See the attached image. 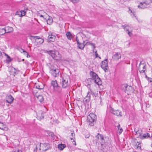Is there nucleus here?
Masks as SVG:
<instances>
[{"mask_svg": "<svg viewBox=\"0 0 152 152\" xmlns=\"http://www.w3.org/2000/svg\"><path fill=\"white\" fill-rule=\"evenodd\" d=\"M138 69L140 73H144L146 70V65L144 64L140 63Z\"/></svg>", "mask_w": 152, "mask_h": 152, "instance_id": "nucleus-11", "label": "nucleus"}, {"mask_svg": "<svg viewBox=\"0 0 152 152\" xmlns=\"http://www.w3.org/2000/svg\"><path fill=\"white\" fill-rule=\"evenodd\" d=\"M36 150H37V147H36Z\"/></svg>", "mask_w": 152, "mask_h": 152, "instance_id": "nucleus-55", "label": "nucleus"}, {"mask_svg": "<svg viewBox=\"0 0 152 152\" xmlns=\"http://www.w3.org/2000/svg\"><path fill=\"white\" fill-rule=\"evenodd\" d=\"M91 98V96L90 95H89L87 94V96H86L84 99H85V101L88 102L89 101Z\"/></svg>", "mask_w": 152, "mask_h": 152, "instance_id": "nucleus-27", "label": "nucleus"}, {"mask_svg": "<svg viewBox=\"0 0 152 152\" xmlns=\"http://www.w3.org/2000/svg\"><path fill=\"white\" fill-rule=\"evenodd\" d=\"M18 61L19 62H20V60H19V59H18Z\"/></svg>", "mask_w": 152, "mask_h": 152, "instance_id": "nucleus-51", "label": "nucleus"}, {"mask_svg": "<svg viewBox=\"0 0 152 152\" xmlns=\"http://www.w3.org/2000/svg\"><path fill=\"white\" fill-rule=\"evenodd\" d=\"M51 85L53 87L54 91L56 93H59L61 91V88L59 86L56 80H52Z\"/></svg>", "mask_w": 152, "mask_h": 152, "instance_id": "nucleus-3", "label": "nucleus"}, {"mask_svg": "<svg viewBox=\"0 0 152 152\" xmlns=\"http://www.w3.org/2000/svg\"><path fill=\"white\" fill-rule=\"evenodd\" d=\"M122 26L126 31L129 36L130 37L132 35V32L133 30V28L132 26L126 25L124 26L122 25Z\"/></svg>", "mask_w": 152, "mask_h": 152, "instance_id": "nucleus-7", "label": "nucleus"}, {"mask_svg": "<svg viewBox=\"0 0 152 152\" xmlns=\"http://www.w3.org/2000/svg\"><path fill=\"white\" fill-rule=\"evenodd\" d=\"M36 97L38 99L39 102H41L43 101L44 99L42 96L40 95L37 96Z\"/></svg>", "mask_w": 152, "mask_h": 152, "instance_id": "nucleus-28", "label": "nucleus"}, {"mask_svg": "<svg viewBox=\"0 0 152 152\" xmlns=\"http://www.w3.org/2000/svg\"><path fill=\"white\" fill-rule=\"evenodd\" d=\"M66 35L68 39L69 40H71L72 38V35L70 32H67L66 33Z\"/></svg>", "mask_w": 152, "mask_h": 152, "instance_id": "nucleus-24", "label": "nucleus"}, {"mask_svg": "<svg viewBox=\"0 0 152 152\" xmlns=\"http://www.w3.org/2000/svg\"><path fill=\"white\" fill-rule=\"evenodd\" d=\"M118 131H119L120 134H121L123 131V129L121 127L120 124H118Z\"/></svg>", "mask_w": 152, "mask_h": 152, "instance_id": "nucleus-31", "label": "nucleus"}, {"mask_svg": "<svg viewBox=\"0 0 152 152\" xmlns=\"http://www.w3.org/2000/svg\"><path fill=\"white\" fill-rule=\"evenodd\" d=\"M23 53L24 55L26 56L28 58L30 57V56L29 55L28 53L25 50Z\"/></svg>", "mask_w": 152, "mask_h": 152, "instance_id": "nucleus-35", "label": "nucleus"}, {"mask_svg": "<svg viewBox=\"0 0 152 152\" xmlns=\"http://www.w3.org/2000/svg\"><path fill=\"white\" fill-rule=\"evenodd\" d=\"M14 98L11 95H9L6 97V102L10 104L12 103L13 101Z\"/></svg>", "mask_w": 152, "mask_h": 152, "instance_id": "nucleus-15", "label": "nucleus"}, {"mask_svg": "<svg viewBox=\"0 0 152 152\" xmlns=\"http://www.w3.org/2000/svg\"><path fill=\"white\" fill-rule=\"evenodd\" d=\"M47 132L49 136H51L52 137H53L54 136V134L53 132L49 131H47Z\"/></svg>", "mask_w": 152, "mask_h": 152, "instance_id": "nucleus-36", "label": "nucleus"}, {"mask_svg": "<svg viewBox=\"0 0 152 152\" xmlns=\"http://www.w3.org/2000/svg\"><path fill=\"white\" fill-rule=\"evenodd\" d=\"M76 41H77V45L78 44H79L80 42H79V39H77V40H76Z\"/></svg>", "mask_w": 152, "mask_h": 152, "instance_id": "nucleus-45", "label": "nucleus"}, {"mask_svg": "<svg viewBox=\"0 0 152 152\" xmlns=\"http://www.w3.org/2000/svg\"><path fill=\"white\" fill-rule=\"evenodd\" d=\"M90 75L91 77V78L94 80L96 83L98 85H100L102 84V82L100 79L95 72L93 71H91Z\"/></svg>", "mask_w": 152, "mask_h": 152, "instance_id": "nucleus-2", "label": "nucleus"}, {"mask_svg": "<svg viewBox=\"0 0 152 152\" xmlns=\"http://www.w3.org/2000/svg\"><path fill=\"white\" fill-rule=\"evenodd\" d=\"M137 148H140V149L141 148V147L140 146V144L139 143L138 144V146L137 147Z\"/></svg>", "mask_w": 152, "mask_h": 152, "instance_id": "nucleus-42", "label": "nucleus"}, {"mask_svg": "<svg viewBox=\"0 0 152 152\" xmlns=\"http://www.w3.org/2000/svg\"><path fill=\"white\" fill-rule=\"evenodd\" d=\"M34 87L39 90H42L43 89L44 86L43 83H40L38 84H36L35 85Z\"/></svg>", "mask_w": 152, "mask_h": 152, "instance_id": "nucleus-18", "label": "nucleus"}, {"mask_svg": "<svg viewBox=\"0 0 152 152\" xmlns=\"http://www.w3.org/2000/svg\"><path fill=\"white\" fill-rule=\"evenodd\" d=\"M65 147L66 145L64 144H59L58 145V149L61 150H63Z\"/></svg>", "mask_w": 152, "mask_h": 152, "instance_id": "nucleus-25", "label": "nucleus"}, {"mask_svg": "<svg viewBox=\"0 0 152 152\" xmlns=\"http://www.w3.org/2000/svg\"><path fill=\"white\" fill-rule=\"evenodd\" d=\"M12 152H22L21 150H20L18 149H17L15 150H13L12 151Z\"/></svg>", "mask_w": 152, "mask_h": 152, "instance_id": "nucleus-38", "label": "nucleus"}, {"mask_svg": "<svg viewBox=\"0 0 152 152\" xmlns=\"http://www.w3.org/2000/svg\"><path fill=\"white\" fill-rule=\"evenodd\" d=\"M33 92L34 93H35V94H36L37 93V92H35L34 91H33Z\"/></svg>", "mask_w": 152, "mask_h": 152, "instance_id": "nucleus-50", "label": "nucleus"}, {"mask_svg": "<svg viewBox=\"0 0 152 152\" xmlns=\"http://www.w3.org/2000/svg\"><path fill=\"white\" fill-rule=\"evenodd\" d=\"M71 134L72 137H71L70 139L71 140H73V141L72 142L73 143L76 145V143L75 140H74L75 134L74 131H71Z\"/></svg>", "mask_w": 152, "mask_h": 152, "instance_id": "nucleus-20", "label": "nucleus"}, {"mask_svg": "<svg viewBox=\"0 0 152 152\" xmlns=\"http://www.w3.org/2000/svg\"><path fill=\"white\" fill-rule=\"evenodd\" d=\"M34 37V38L36 37L38 39V41H37V43H39V44H41L43 42L44 40L43 39L39 38L38 36H35Z\"/></svg>", "mask_w": 152, "mask_h": 152, "instance_id": "nucleus-23", "label": "nucleus"}, {"mask_svg": "<svg viewBox=\"0 0 152 152\" xmlns=\"http://www.w3.org/2000/svg\"><path fill=\"white\" fill-rule=\"evenodd\" d=\"M99 57V58L101 59V57Z\"/></svg>", "mask_w": 152, "mask_h": 152, "instance_id": "nucleus-56", "label": "nucleus"}, {"mask_svg": "<svg viewBox=\"0 0 152 152\" xmlns=\"http://www.w3.org/2000/svg\"><path fill=\"white\" fill-rule=\"evenodd\" d=\"M85 41H83V43H79V44H78V48L81 49L83 50L84 49L85 46L86 45V44H85Z\"/></svg>", "mask_w": 152, "mask_h": 152, "instance_id": "nucleus-21", "label": "nucleus"}, {"mask_svg": "<svg viewBox=\"0 0 152 152\" xmlns=\"http://www.w3.org/2000/svg\"><path fill=\"white\" fill-rule=\"evenodd\" d=\"M2 56V53L1 51H0V58Z\"/></svg>", "mask_w": 152, "mask_h": 152, "instance_id": "nucleus-46", "label": "nucleus"}, {"mask_svg": "<svg viewBox=\"0 0 152 152\" xmlns=\"http://www.w3.org/2000/svg\"><path fill=\"white\" fill-rule=\"evenodd\" d=\"M96 142H100V144L102 146L104 144V140L103 136L101 134L99 133L96 136Z\"/></svg>", "mask_w": 152, "mask_h": 152, "instance_id": "nucleus-8", "label": "nucleus"}, {"mask_svg": "<svg viewBox=\"0 0 152 152\" xmlns=\"http://www.w3.org/2000/svg\"><path fill=\"white\" fill-rule=\"evenodd\" d=\"M89 137V135L88 134H86L85 136V137L86 138H88Z\"/></svg>", "mask_w": 152, "mask_h": 152, "instance_id": "nucleus-43", "label": "nucleus"}, {"mask_svg": "<svg viewBox=\"0 0 152 152\" xmlns=\"http://www.w3.org/2000/svg\"><path fill=\"white\" fill-rule=\"evenodd\" d=\"M50 72L53 76L56 77L58 76L59 72V70L58 69H52L50 70Z\"/></svg>", "mask_w": 152, "mask_h": 152, "instance_id": "nucleus-12", "label": "nucleus"}, {"mask_svg": "<svg viewBox=\"0 0 152 152\" xmlns=\"http://www.w3.org/2000/svg\"><path fill=\"white\" fill-rule=\"evenodd\" d=\"M129 13L131 14V15L133 14V15H134V12H133L132 10L130 9L129 10Z\"/></svg>", "mask_w": 152, "mask_h": 152, "instance_id": "nucleus-39", "label": "nucleus"}, {"mask_svg": "<svg viewBox=\"0 0 152 152\" xmlns=\"http://www.w3.org/2000/svg\"><path fill=\"white\" fill-rule=\"evenodd\" d=\"M7 29L4 28H0V35H2L7 32Z\"/></svg>", "mask_w": 152, "mask_h": 152, "instance_id": "nucleus-22", "label": "nucleus"}, {"mask_svg": "<svg viewBox=\"0 0 152 152\" xmlns=\"http://www.w3.org/2000/svg\"><path fill=\"white\" fill-rule=\"evenodd\" d=\"M5 55L7 56V59L6 61L8 62H10L11 60L10 57L6 53H5Z\"/></svg>", "mask_w": 152, "mask_h": 152, "instance_id": "nucleus-33", "label": "nucleus"}, {"mask_svg": "<svg viewBox=\"0 0 152 152\" xmlns=\"http://www.w3.org/2000/svg\"><path fill=\"white\" fill-rule=\"evenodd\" d=\"M44 117V116H42V118H43Z\"/></svg>", "mask_w": 152, "mask_h": 152, "instance_id": "nucleus-53", "label": "nucleus"}, {"mask_svg": "<svg viewBox=\"0 0 152 152\" xmlns=\"http://www.w3.org/2000/svg\"><path fill=\"white\" fill-rule=\"evenodd\" d=\"M76 40H77V39H78V38H77V37H76Z\"/></svg>", "mask_w": 152, "mask_h": 152, "instance_id": "nucleus-49", "label": "nucleus"}, {"mask_svg": "<svg viewBox=\"0 0 152 152\" xmlns=\"http://www.w3.org/2000/svg\"><path fill=\"white\" fill-rule=\"evenodd\" d=\"M20 51L21 52V53H23V52L25 51L22 48H20Z\"/></svg>", "mask_w": 152, "mask_h": 152, "instance_id": "nucleus-40", "label": "nucleus"}, {"mask_svg": "<svg viewBox=\"0 0 152 152\" xmlns=\"http://www.w3.org/2000/svg\"><path fill=\"white\" fill-rule=\"evenodd\" d=\"M111 112L113 114L117 116L121 117L122 116L121 112L118 110H112Z\"/></svg>", "mask_w": 152, "mask_h": 152, "instance_id": "nucleus-16", "label": "nucleus"}, {"mask_svg": "<svg viewBox=\"0 0 152 152\" xmlns=\"http://www.w3.org/2000/svg\"><path fill=\"white\" fill-rule=\"evenodd\" d=\"M145 77H146V78L147 77V75H145Z\"/></svg>", "mask_w": 152, "mask_h": 152, "instance_id": "nucleus-52", "label": "nucleus"}, {"mask_svg": "<svg viewBox=\"0 0 152 152\" xmlns=\"http://www.w3.org/2000/svg\"><path fill=\"white\" fill-rule=\"evenodd\" d=\"M39 16H40V17H42V18H43V17H44V15H39Z\"/></svg>", "mask_w": 152, "mask_h": 152, "instance_id": "nucleus-47", "label": "nucleus"}, {"mask_svg": "<svg viewBox=\"0 0 152 152\" xmlns=\"http://www.w3.org/2000/svg\"><path fill=\"white\" fill-rule=\"evenodd\" d=\"M6 29H7V33L10 32L12 31L13 30L12 28L10 27H7L6 28Z\"/></svg>", "mask_w": 152, "mask_h": 152, "instance_id": "nucleus-30", "label": "nucleus"}, {"mask_svg": "<svg viewBox=\"0 0 152 152\" xmlns=\"http://www.w3.org/2000/svg\"><path fill=\"white\" fill-rule=\"evenodd\" d=\"M149 137H151L149 136V134L148 133H147L146 134H142L140 138L142 139H143L148 138Z\"/></svg>", "mask_w": 152, "mask_h": 152, "instance_id": "nucleus-19", "label": "nucleus"}, {"mask_svg": "<svg viewBox=\"0 0 152 152\" xmlns=\"http://www.w3.org/2000/svg\"><path fill=\"white\" fill-rule=\"evenodd\" d=\"M151 3H152V0H146L145 1L140 2L138 7L140 9H145L148 7V5Z\"/></svg>", "mask_w": 152, "mask_h": 152, "instance_id": "nucleus-6", "label": "nucleus"}, {"mask_svg": "<svg viewBox=\"0 0 152 152\" xmlns=\"http://www.w3.org/2000/svg\"><path fill=\"white\" fill-rule=\"evenodd\" d=\"M69 80V77L68 75L64 76L62 77L61 84L63 88H66L69 87L70 84Z\"/></svg>", "mask_w": 152, "mask_h": 152, "instance_id": "nucleus-1", "label": "nucleus"}, {"mask_svg": "<svg viewBox=\"0 0 152 152\" xmlns=\"http://www.w3.org/2000/svg\"><path fill=\"white\" fill-rule=\"evenodd\" d=\"M49 145V144L48 143H45V144H44V145Z\"/></svg>", "mask_w": 152, "mask_h": 152, "instance_id": "nucleus-48", "label": "nucleus"}, {"mask_svg": "<svg viewBox=\"0 0 152 152\" xmlns=\"http://www.w3.org/2000/svg\"><path fill=\"white\" fill-rule=\"evenodd\" d=\"M95 56H96V57H98V54L97 53H95Z\"/></svg>", "mask_w": 152, "mask_h": 152, "instance_id": "nucleus-44", "label": "nucleus"}, {"mask_svg": "<svg viewBox=\"0 0 152 152\" xmlns=\"http://www.w3.org/2000/svg\"><path fill=\"white\" fill-rule=\"evenodd\" d=\"M22 61H24V59H22Z\"/></svg>", "mask_w": 152, "mask_h": 152, "instance_id": "nucleus-54", "label": "nucleus"}, {"mask_svg": "<svg viewBox=\"0 0 152 152\" xmlns=\"http://www.w3.org/2000/svg\"><path fill=\"white\" fill-rule=\"evenodd\" d=\"M87 44L91 45L93 47V48L94 49L95 48V44L93 43H91V42H87L86 43V45H87Z\"/></svg>", "mask_w": 152, "mask_h": 152, "instance_id": "nucleus-32", "label": "nucleus"}, {"mask_svg": "<svg viewBox=\"0 0 152 152\" xmlns=\"http://www.w3.org/2000/svg\"><path fill=\"white\" fill-rule=\"evenodd\" d=\"M150 105L149 104H146V106L147 107H149Z\"/></svg>", "mask_w": 152, "mask_h": 152, "instance_id": "nucleus-41", "label": "nucleus"}, {"mask_svg": "<svg viewBox=\"0 0 152 152\" xmlns=\"http://www.w3.org/2000/svg\"><path fill=\"white\" fill-rule=\"evenodd\" d=\"M49 54L54 59L60 60L61 58V56L57 51L50 50L49 52Z\"/></svg>", "mask_w": 152, "mask_h": 152, "instance_id": "nucleus-5", "label": "nucleus"}, {"mask_svg": "<svg viewBox=\"0 0 152 152\" xmlns=\"http://www.w3.org/2000/svg\"><path fill=\"white\" fill-rule=\"evenodd\" d=\"M135 132H136V134H137L138 137L140 138V137L142 134V132L141 131V130H139L137 131L134 130Z\"/></svg>", "mask_w": 152, "mask_h": 152, "instance_id": "nucleus-26", "label": "nucleus"}, {"mask_svg": "<svg viewBox=\"0 0 152 152\" xmlns=\"http://www.w3.org/2000/svg\"><path fill=\"white\" fill-rule=\"evenodd\" d=\"M101 68L106 72L107 71L108 68V61L106 59L102 62L101 65Z\"/></svg>", "mask_w": 152, "mask_h": 152, "instance_id": "nucleus-9", "label": "nucleus"}, {"mask_svg": "<svg viewBox=\"0 0 152 152\" xmlns=\"http://www.w3.org/2000/svg\"><path fill=\"white\" fill-rule=\"evenodd\" d=\"M56 38V36L53 34V33H49L48 36L49 41L51 42H54Z\"/></svg>", "mask_w": 152, "mask_h": 152, "instance_id": "nucleus-14", "label": "nucleus"}, {"mask_svg": "<svg viewBox=\"0 0 152 152\" xmlns=\"http://www.w3.org/2000/svg\"><path fill=\"white\" fill-rule=\"evenodd\" d=\"M28 10V8L25 7L23 10L17 11L16 12V15H18L20 17H22L26 15V12Z\"/></svg>", "mask_w": 152, "mask_h": 152, "instance_id": "nucleus-10", "label": "nucleus"}, {"mask_svg": "<svg viewBox=\"0 0 152 152\" xmlns=\"http://www.w3.org/2000/svg\"><path fill=\"white\" fill-rule=\"evenodd\" d=\"M96 115L93 113H91L88 116V121L90 126H93L94 123L96 119Z\"/></svg>", "mask_w": 152, "mask_h": 152, "instance_id": "nucleus-4", "label": "nucleus"}, {"mask_svg": "<svg viewBox=\"0 0 152 152\" xmlns=\"http://www.w3.org/2000/svg\"><path fill=\"white\" fill-rule=\"evenodd\" d=\"M71 2L73 3H78L80 0H69Z\"/></svg>", "mask_w": 152, "mask_h": 152, "instance_id": "nucleus-37", "label": "nucleus"}, {"mask_svg": "<svg viewBox=\"0 0 152 152\" xmlns=\"http://www.w3.org/2000/svg\"><path fill=\"white\" fill-rule=\"evenodd\" d=\"M17 71V70H16L15 68L12 67L11 68V74L13 75H14L16 73Z\"/></svg>", "mask_w": 152, "mask_h": 152, "instance_id": "nucleus-29", "label": "nucleus"}, {"mask_svg": "<svg viewBox=\"0 0 152 152\" xmlns=\"http://www.w3.org/2000/svg\"><path fill=\"white\" fill-rule=\"evenodd\" d=\"M53 22V20L52 19H49L47 20V23L49 25L51 24Z\"/></svg>", "mask_w": 152, "mask_h": 152, "instance_id": "nucleus-34", "label": "nucleus"}, {"mask_svg": "<svg viewBox=\"0 0 152 152\" xmlns=\"http://www.w3.org/2000/svg\"><path fill=\"white\" fill-rule=\"evenodd\" d=\"M98 91L97 89H96L95 88H93L90 89V91H88L87 93L89 95H91L93 96H96L97 94Z\"/></svg>", "mask_w": 152, "mask_h": 152, "instance_id": "nucleus-13", "label": "nucleus"}, {"mask_svg": "<svg viewBox=\"0 0 152 152\" xmlns=\"http://www.w3.org/2000/svg\"><path fill=\"white\" fill-rule=\"evenodd\" d=\"M113 58L115 60H117L121 58V54L120 53H117L114 54L113 56Z\"/></svg>", "mask_w": 152, "mask_h": 152, "instance_id": "nucleus-17", "label": "nucleus"}]
</instances>
